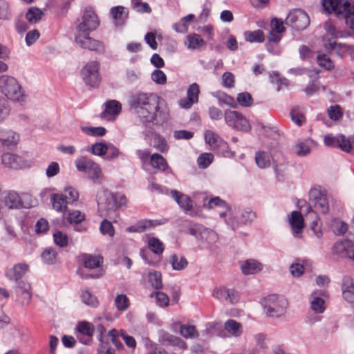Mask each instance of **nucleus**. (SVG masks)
<instances>
[{
  "mask_svg": "<svg viewBox=\"0 0 354 354\" xmlns=\"http://www.w3.org/2000/svg\"><path fill=\"white\" fill-rule=\"evenodd\" d=\"M100 230L103 234H108L110 236H113L115 230L111 222L106 219H104L100 225Z\"/></svg>",
  "mask_w": 354,
  "mask_h": 354,
  "instance_id": "obj_59",
  "label": "nucleus"
},
{
  "mask_svg": "<svg viewBox=\"0 0 354 354\" xmlns=\"http://www.w3.org/2000/svg\"><path fill=\"white\" fill-rule=\"evenodd\" d=\"M150 165L154 169L161 170L166 173H171V169L169 167L165 158L158 153H153L150 156Z\"/></svg>",
  "mask_w": 354,
  "mask_h": 354,
  "instance_id": "obj_24",
  "label": "nucleus"
},
{
  "mask_svg": "<svg viewBox=\"0 0 354 354\" xmlns=\"http://www.w3.org/2000/svg\"><path fill=\"white\" fill-rule=\"evenodd\" d=\"M88 173L93 183H100L102 182L103 174L98 164L95 163V166H93Z\"/></svg>",
  "mask_w": 354,
  "mask_h": 354,
  "instance_id": "obj_52",
  "label": "nucleus"
},
{
  "mask_svg": "<svg viewBox=\"0 0 354 354\" xmlns=\"http://www.w3.org/2000/svg\"><path fill=\"white\" fill-rule=\"evenodd\" d=\"M325 48L330 52L335 51L337 54L339 55L342 53L350 50V46L342 43L336 41H325L324 44Z\"/></svg>",
  "mask_w": 354,
  "mask_h": 354,
  "instance_id": "obj_35",
  "label": "nucleus"
},
{
  "mask_svg": "<svg viewBox=\"0 0 354 354\" xmlns=\"http://www.w3.org/2000/svg\"><path fill=\"white\" fill-rule=\"evenodd\" d=\"M82 130L86 134L91 136H104L106 133V129L102 127H84L82 128Z\"/></svg>",
  "mask_w": 354,
  "mask_h": 354,
  "instance_id": "obj_47",
  "label": "nucleus"
},
{
  "mask_svg": "<svg viewBox=\"0 0 354 354\" xmlns=\"http://www.w3.org/2000/svg\"><path fill=\"white\" fill-rule=\"evenodd\" d=\"M64 196L61 194H53L50 196V202L53 207L58 212H65L67 209V205L69 204L67 202Z\"/></svg>",
  "mask_w": 354,
  "mask_h": 354,
  "instance_id": "obj_27",
  "label": "nucleus"
},
{
  "mask_svg": "<svg viewBox=\"0 0 354 354\" xmlns=\"http://www.w3.org/2000/svg\"><path fill=\"white\" fill-rule=\"evenodd\" d=\"M186 45L189 49L196 50L204 48L206 42L201 38V35L192 33L187 36Z\"/></svg>",
  "mask_w": 354,
  "mask_h": 354,
  "instance_id": "obj_30",
  "label": "nucleus"
},
{
  "mask_svg": "<svg viewBox=\"0 0 354 354\" xmlns=\"http://www.w3.org/2000/svg\"><path fill=\"white\" fill-rule=\"evenodd\" d=\"M236 103L244 107H250L253 103L252 95L248 92H243L238 94Z\"/></svg>",
  "mask_w": 354,
  "mask_h": 354,
  "instance_id": "obj_49",
  "label": "nucleus"
},
{
  "mask_svg": "<svg viewBox=\"0 0 354 354\" xmlns=\"http://www.w3.org/2000/svg\"><path fill=\"white\" fill-rule=\"evenodd\" d=\"M343 298L354 307V283L351 277L345 276L342 284Z\"/></svg>",
  "mask_w": 354,
  "mask_h": 354,
  "instance_id": "obj_20",
  "label": "nucleus"
},
{
  "mask_svg": "<svg viewBox=\"0 0 354 354\" xmlns=\"http://www.w3.org/2000/svg\"><path fill=\"white\" fill-rule=\"evenodd\" d=\"M271 82H274L277 85V91H280L283 88H286L289 85L288 80L283 77H281L279 73H274L272 75H270Z\"/></svg>",
  "mask_w": 354,
  "mask_h": 354,
  "instance_id": "obj_50",
  "label": "nucleus"
},
{
  "mask_svg": "<svg viewBox=\"0 0 354 354\" xmlns=\"http://www.w3.org/2000/svg\"><path fill=\"white\" fill-rule=\"evenodd\" d=\"M213 160L214 156L212 153H203L198 156L197 163L200 168L205 169L212 162Z\"/></svg>",
  "mask_w": 354,
  "mask_h": 354,
  "instance_id": "obj_48",
  "label": "nucleus"
},
{
  "mask_svg": "<svg viewBox=\"0 0 354 354\" xmlns=\"http://www.w3.org/2000/svg\"><path fill=\"white\" fill-rule=\"evenodd\" d=\"M98 17L91 8H86L79 23L77 24L75 34V41L82 48L95 51L99 53L104 52V44L89 36L90 32L95 30L99 26Z\"/></svg>",
  "mask_w": 354,
  "mask_h": 354,
  "instance_id": "obj_2",
  "label": "nucleus"
},
{
  "mask_svg": "<svg viewBox=\"0 0 354 354\" xmlns=\"http://www.w3.org/2000/svg\"><path fill=\"white\" fill-rule=\"evenodd\" d=\"M255 161L259 168L264 169L270 165V156L263 151H259L255 155Z\"/></svg>",
  "mask_w": 354,
  "mask_h": 354,
  "instance_id": "obj_37",
  "label": "nucleus"
},
{
  "mask_svg": "<svg viewBox=\"0 0 354 354\" xmlns=\"http://www.w3.org/2000/svg\"><path fill=\"white\" fill-rule=\"evenodd\" d=\"M149 282L154 289H160L162 287L161 273L158 271L150 272L149 274Z\"/></svg>",
  "mask_w": 354,
  "mask_h": 354,
  "instance_id": "obj_43",
  "label": "nucleus"
},
{
  "mask_svg": "<svg viewBox=\"0 0 354 354\" xmlns=\"http://www.w3.org/2000/svg\"><path fill=\"white\" fill-rule=\"evenodd\" d=\"M289 223L295 236H298L299 234H301L304 228V219L299 212L293 211L291 212Z\"/></svg>",
  "mask_w": 354,
  "mask_h": 354,
  "instance_id": "obj_23",
  "label": "nucleus"
},
{
  "mask_svg": "<svg viewBox=\"0 0 354 354\" xmlns=\"http://www.w3.org/2000/svg\"><path fill=\"white\" fill-rule=\"evenodd\" d=\"M147 245L148 249L158 259H153L147 249H141L140 255L146 263L152 266H157L160 261V257L165 250V244L157 237H148Z\"/></svg>",
  "mask_w": 354,
  "mask_h": 354,
  "instance_id": "obj_6",
  "label": "nucleus"
},
{
  "mask_svg": "<svg viewBox=\"0 0 354 354\" xmlns=\"http://www.w3.org/2000/svg\"><path fill=\"white\" fill-rule=\"evenodd\" d=\"M123 6H115L111 9V15L116 26H122L127 19L128 12Z\"/></svg>",
  "mask_w": 354,
  "mask_h": 354,
  "instance_id": "obj_26",
  "label": "nucleus"
},
{
  "mask_svg": "<svg viewBox=\"0 0 354 354\" xmlns=\"http://www.w3.org/2000/svg\"><path fill=\"white\" fill-rule=\"evenodd\" d=\"M61 194L65 196H64L66 199H67V202L69 204H73L76 202L79 198V193L78 192L72 187H66L64 189L63 193H60Z\"/></svg>",
  "mask_w": 354,
  "mask_h": 354,
  "instance_id": "obj_44",
  "label": "nucleus"
},
{
  "mask_svg": "<svg viewBox=\"0 0 354 354\" xmlns=\"http://www.w3.org/2000/svg\"><path fill=\"white\" fill-rule=\"evenodd\" d=\"M42 16V11L36 8H30L26 15L27 20L31 24H35L38 22L39 20H41Z\"/></svg>",
  "mask_w": 354,
  "mask_h": 354,
  "instance_id": "obj_42",
  "label": "nucleus"
},
{
  "mask_svg": "<svg viewBox=\"0 0 354 354\" xmlns=\"http://www.w3.org/2000/svg\"><path fill=\"white\" fill-rule=\"evenodd\" d=\"M264 310L269 317H278L284 311V301L276 295L268 296L264 301Z\"/></svg>",
  "mask_w": 354,
  "mask_h": 354,
  "instance_id": "obj_12",
  "label": "nucleus"
},
{
  "mask_svg": "<svg viewBox=\"0 0 354 354\" xmlns=\"http://www.w3.org/2000/svg\"><path fill=\"white\" fill-rule=\"evenodd\" d=\"M108 335L111 337V342L113 344L118 348V349H123L124 346L122 344V342L118 339V337L120 336V330H118L115 328L111 329L109 331Z\"/></svg>",
  "mask_w": 354,
  "mask_h": 354,
  "instance_id": "obj_61",
  "label": "nucleus"
},
{
  "mask_svg": "<svg viewBox=\"0 0 354 354\" xmlns=\"http://www.w3.org/2000/svg\"><path fill=\"white\" fill-rule=\"evenodd\" d=\"M256 218V213L250 208L245 209L241 216V221L244 223H250Z\"/></svg>",
  "mask_w": 354,
  "mask_h": 354,
  "instance_id": "obj_63",
  "label": "nucleus"
},
{
  "mask_svg": "<svg viewBox=\"0 0 354 354\" xmlns=\"http://www.w3.org/2000/svg\"><path fill=\"white\" fill-rule=\"evenodd\" d=\"M28 265L26 263H17L6 273V276L10 279L18 281L28 271Z\"/></svg>",
  "mask_w": 354,
  "mask_h": 354,
  "instance_id": "obj_28",
  "label": "nucleus"
},
{
  "mask_svg": "<svg viewBox=\"0 0 354 354\" xmlns=\"http://www.w3.org/2000/svg\"><path fill=\"white\" fill-rule=\"evenodd\" d=\"M0 91L8 99L16 102H24L26 95L17 80L9 75L0 76Z\"/></svg>",
  "mask_w": 354,
  "mask_h": 354,
  "instance_id": "obj_4",
  "label": "nucleus"
},
{
  "mask_svg": "<svg viewBox=\"0 0 354 354\" xmlns=\"http://www.w3.org/2000/svg\"><path fill=\"white\" fill-rule=\"evenodd\" d=\"M195 18V15L189 14L181 19L178 23L173 25V28L178 32H186L188 30V23Z\"/></svg>",
  "mask_w": 354,
  "mask_h": 354,
  "instance_id": "obj_39",
  "label": "nucleus"
},
{
  "mask_svg": "<svg viewBox=\"0 0 354 354\" xmlns=\"http://www.w3.org/2000/svg\"><path fill=\"white\" fill-rule=\"evenodd\" d=\"M95 162L92 159L85 156H82L75 161V165L79 171L88 172L95 166Z\"/></svg>",
  "mask_w": 354,
  "mask_h": 354,
  "instance_id": "obj_33",
  "label": "nucleus"
},
{
  "mask_svg": "<svg viewBox=\"0 0 354 354\" xmlns=\"http://www.w3.org/2000/svg\"><path fill=\"white\" fill-rule=\"evenodd\" d=\"M80 75L85 84L91 87L98 86L101 81L97 68H82Z\"/></svg>",
  "mask_w": 354,
  "mask_h": 354,
  "instance_id": "obj_14",
  "label": "nucleus"
},
{
  "mask_svg": "<svg viewBox=\"0 0 354 354\" xmlns=\"http://www.w3.org/2000/svg\"><path fill=\"white\" fill-rule=\"evenodd\" d=\"M313 205L314 208L316 209V211L322 214L327 213L329 209V206L326 195L324 197H321V198H319V201L315 202V204Z\"/></svg>",
  "mask_w": 354,
  "mask_h": 354,
  "instance_id": "obj_58",
  "label": "nucleus"
},
{
  "mask_svg": "<svg viewBox=\"0 0 354 354\" xmlns=\"http://www.w3.org/2000/svg\"><path fill=\"white\" fill-rule=\"evenodd\" d=\"M322 6L328 13L337 16L344 15L346 24L350 28L351 37H354V6L347 0H324Z\"/></svg>",
  "mask_w": 354,
  "mask_h": 354,
  "instance_id": "obj_3",
  "label": "nucleus"
},
{
  "mask_svg": "<svg viewBox=\"0 0 354 354\" xmlns=\"http://www.w3.org/2000/svg\"><path fill=\"white\" fill-rule=\"evenodd\" d=\"M199 93L198 85L196 83L191 84L187 89V97L180 100V106L186 109H190L194 103L198 102Z\"/></svg>",
  "mask_w": 354,
  "mask_h": 354,
  "instance_id": "obj_15",
  "label": "nucleus"
},
{
  "mask_svg": "<svg viewBox=\"0 0 354 354\" xmlns=\"http://www.w3.org/2000/svg\"><path fill=\"white\" fill-rule=\"evenodd\" d=\"M244 35L245 40L249 42H262L264 41V34L261 30L247 31Z\"/></svg>",
  "mask_w": 354,
  "mask_h": 354,
  "instance_id": "obj_41",
  "label": "nucleus"
},
{
  "mask_svg": "<svg viewBox=\"0 0 354 354\" xmlns=\"http://www.w3.org/2000/svg\"><path fill=\"white\" fill-rule=\"evenodd\" d=\"M82 301L86 305L91 307H96L98 305V301L94 295L89 291L84 290L81 295Z\"/></svg>",
  "mask_w": 354,
  "mask_h": 354,
  "instance_id": "obj_51",
  "label": "nucleus"
},
{
  "mask_svg": "<svg viewBox=\"0 0 354 354\" xmlns=\"http://www.w3.org/2000/svg\"><path fill=\"white\" fill-rule=\"evenodd\" d=\"M115 199L108 191L99 192L97 196V209L101 217L113 218L116 215Z\"/></svg>",
  "mask_w": 354,
  "mask_h": 354,
  "instance_id": "obj_7",
  "label": "nucleus"
},
{
  "mask_svg": "<svg viewBox=\"0 0 354 354\" xmlns=\"http://www.w3.org/2000/svg\"><path fill=\"white\" fill-rule=\"evenodd\" d=\"M152 136L153 147L162 153L167 151L169 147L165 138L157 133H153Z\"/></svg>",
  "mask_w": 354,
  "mask_h": 354,
  "instance_id": "obj_40",
  "label": "nucleus"
},
{
  "mask_svg": "<svg viewBox=\"0 0 354 354\" xmlns=\"http://www.w3.org/2000/svg\"><path fill=\"white\" fill-rule=\"evenodd\" d=\"M224 118L226 124L236 130L247 131L250 129L248 120L238 111L227 110L225 112Z\"/></svg>",
  "mask_w": 354,
  "mask_h": 354,
  "instance_id": "obj_10",
  "label": "nucleus"
},
{
  "mask_svg": "<svg viewBox=\"0 0 354 354\" xmlns=\"http://www.w3.org/2000/svg\"><path fill=\"white\" fill-rule=\"evenodd\" d=\"M151 79L153 82L158 84H165L167 82L166 75L158 68L155 70L151 74Z\"/></svg>",
  "mask_w": 354,
  "mask_h": 354,
  "instance_id": "obj_62",
  "label": "nucleus"
},
{
  "mask_svg": "<svg viewBox=\"0 0 354 354\" xmlns=\"http://www.w3.org/2000/svg\"><path fill=\"white\" fill-rule=\"evenodd\" d=\"M327 112L329 118L334 121L340 120L343 116L342 109L339 105L330 106Z\"/></svg>",
  "mask_w": 354,
  "mask_h": 354,
  "instance_id": "obj_57",
  "label": "nucleus"
},
{
  "mask_svg": "<svg viewBox=\"0 0 354 354\" xmlns=\"http://www.w3.org/2000/svg\"><path fill=\"white\" fill-rule=\"evenodd\" d=\"M108 144L102 142H97L92 145L91 147V152L95 156H102L106 154Z\"/></svg>",
  "mask_w": 354,
  "mask_h": 354,
  "instance_id": "obj_56",
  "label": "nucleus"
},
{
  "mask_svg": "<svg viewBox=\"0 0 354 354\" xmlns=\"http://www.w3.org/2000/svg\"><path fill=\"white\" fill-rule=\"evenodd\" d=\"M57 253L55 249L47 248L41 254V258L46 264H53L57 259Z\"/></svg>",
  "mask_w": 354,
  "mask_h": 354,
  "instance_id": "obj_46",
  "label": "nucleus"
},
{
  "mask_svg": "<svg viewBox=\"0 0 354 354\" xmlns=\"http://www.w3.org/2000/svg\"><path fill=\"white\" fill-rule=\"evenodd\" d=\"M122 111V104L115 100H109L105 103V109L100 114L103 119L111 120L118 115Z\"/></svg>",
  "mask_w": 354,
  "mask_h": 354,
  "instance_id": "obj_19",
  "label": "nucleus"
},
{
  "mask_svg": "<svg viewBox=\"0 0 354 354\" xmlns=\"http://www.w3.org/2000/svg\"><path fill=\"white\" fill-rule=\"evenodd\" d=\"M322 72L320 69L304 68L302 69L301 74H306L308 76L312 83L308 84L307 87L305 88V92L307 96H310L313 93L317 91L318 87L313 82L317 80L319 77V74Z\"/></svg>",
  "mask_w": 354,
  "mask_h": 354,
  "instance_id": "obj_16",
  "label": "nucleus"
},
{
  "mask_svg": "<svg viewBox=\"0 0 354 354\" xmlns=\"http://www.w3.org/2000/svg\"><path fill=\"white\" fill-rule=\"evenodd\" d=\"M333 253L339 257L351 259L354 255V243L348 240L337 242L333 248Z\"/></svg>",
  "mask_w": 354,
  "mask_h": 354,
  "instance_id": "obj_13",
  "label": "nucleus"
},
{
  "mask_svg": "<svg viewBox=\"0 0 354 354\" xmlns=\"http://www.w3.org/2000/svg\"><path fill=\"white\" fill-rule=\"evenodd\" d=\"M1 162L6 167L14 169H21L24 165V161L21 156L10 153H4L2 155Z\"/></svg>",
  "mask_w": 354,
  "mask_h": 354,
  "instance_id": "obj_21",
  "label": "nucleus"
},
{
  "mask_svg": "<svg viewBox=\"0 0 354 354\" xmlns=\"http://www.w3.org/2000/svg\"><path fill=\"white\" fill-rule=\"evenodd\" d=\"M82 260L84 267L89 269L100 268L103 263V258L100 255L84 254Z\"/></svg>",
  "mask_w": 354,
  "mask_h": 354,
  "instance_id": "obj_31",
  "label": "nucleus"
},
{
  "mask_svg": "<svg viewBox=\"0 0 354 354\" xmlns=\"http://www.w3.org/2000/svg\"><path fill=\"white\" fill-rule=\"evenodd\" d=\"M285 24L297 30H303L308 26L310 19L306 12L301 9H295L289 12Z\"/></svg>",
  "mask_w": 354,
  "mask_h": 354,
  "instance_id": "obj_9",
  "label": "nucleus"
},
{
  "mask_svg": "<svg viewBox=\"0 0 354 354\" xmlns=\"http://www.w3.org/2000/svg\"><path fill=\"white\" fill-rule=\"evenodd\" d=\"M326 192L324 191H322L318 188H312L309 192V201H310L312 205L315 204V202L319 201L321 197L325 196Z\"/></svg>",
  "mask_w": 354,
  "mask_h": 354,
  "instance_id": "obj_60",
  "label": "nucleus"
},
{
  "mask_svg": "<svg viewBox=\"0 0 354 354\" xmlns=\"http://www.w3.org/2000/svg\"><path fill=\"white\" fill-rule=\"evenodd\" d=\"M224 328L234 337H239L243 333L242 325L234 319L227 320L224 324Z\"/></svg>",
  "mask_w": 354,
  "mask_h": 354,
  "instance_id": "obj_34",
  "label": "nucleus"
},
{
  "mask_svg": "<svg viewBox=\"0 0 354 354\" xmlns=\"http://www.w3.org/2000/svg\"><path fill=\"white\" fill-rule=\"evenodd\" d=\"M169 262L171 264L172 269L177 271L185 269L189 264L185 257L176 254H173L169 257Z\"/></svg>",
  "mask_w": 354,
  "mask_h": 354,
  "instance_id": "obj_32",
  "label": "nucleus"
},
{
  "mask_svg": "<svg viewBox=\"0 0 354 354\" xmlns=\"http://www.w3.org/2000/svg\"><path fill=\"white\" fill-rule=\"evenodd\" d=\"M53 239L55 243L61 248H65L68 245V236L61 231H57L53 234Z\"/></svg>",
  "mask_w": 354,
  "mask_h": 354,
  "instance_id": "obj_53",
  "label": "nucleus"
},
{
  "mask_svg": "<svg viewBox=\"0 0 354 354\" xmlns=\"http://www.w3.org/2000/svg\"><path fill=\"white\" fill-rule=\"evenodd\" d=\"M295 153L299 156H304L308 154L310 151L309 146L304 142H301L294 147Z\"/></svg>",
  "mask_w": 354,
  "mask_h": 354,
  "instance_id": "obj_64",
  "label": "nucleus"
},
{
  "mask_svg": "<svg viewBox=\"0 0 354 354\" xmlns=\"http://www.w3.org/2000/svg\"><path fill=\"white\" fill-rule=\"evenodd\" d=\"M19 138V135L13 131L10 130L3 133L0 138V149H11L15 148L17 145Z\"/></svg>",
  "mask_w": 354,
  "mask_h": 354,
  "instance_id": "obj_18",
  "label": "nucleus"
},
{
  "mask_svg": "<svg viewBox=\"0 0 354 354\" xmlns=\"http://www.w3.org/2000/svg\"><path fill=\"white\" fill-rule=\"evenodd\" d=\"M94 333V325L87 321L78 322L75 328V335L77 339L85 345H89L92 343Z\"/></svg>",
  "mask_w": 354,
  "mask_h": 354,
  "instance_id": "obj_11",
  "label": "nucleus"
},
{
  "mask_svg": "<svg viewBox=\"0 0 354 354\" xmlns=\"http://www.w3.org/2000/svg\"><path fill=\"white\" fill-rule=\"evenodd\" d=\"M2 202L9 209L30 208L35 205L36 200L28 194H22L20 196L15 191L3 194Z\"/></svg>",
  "mask_w": 354,
  "mask_h": 354,
  "instance_id": "obj_5",
  "label": "nucleus"
},
{
  "mask_svg": "<svg viewBox=\"0 0 354 354\" xmlns=\"http://www.w3.org/2000/svg\"><path fill=\"white\" fill-rule=\"evenodd\" d=\"M131 302L129 297L124 294L118 295L114 299V305L118 310L124 312L130 306Z\"/></svg>",
  "mask_w": 354,
  "mask_h": 354,
  "instance_id": "obj_38",
  "label": "nucleus"
},
{
  "mask_svg": "<svg viewBox=\"0 0 354 354\" xmlns=\"http://www.w3.org/2000/svg\"><path fill=\"white\" fill-rule=\"evenodd\" d=\"M159 342L162 345L177 346L181 349H186L187 347L185 342L165 331L160 333Z\"/></svg>",
  "mask_w": 354,
  "mask_h": 354,
  "instance_id": "obj_17",
  "label": "nucleus"
},
{
  "mask_svg": "<svg viewBox=\"0 0 354 354\" xmlns=\"http://www.w3.org/2000/svg\"><path fill=\"white\" fill-rule=\"evenodd\" d=\"M129 105L145 124H157L169 118L165 101L153 93H139L131 96Z\"/></svg>",
  "mask_w": 354,
  "mask_h": 354,
  "instance_id": "obj_1",
  "label": "nucleus"
},
{
  "mask_svg": "<svg viewBox=\"0 0 354 354\" xmlns=\"http://www.w3.org/2000/svg\"><path fill=\"white\" fill-rule=\"evenodd\" d=\"M316 60L319 66H334V62L328 54L318 53Z\"/></svg>",
  "mask_w": 354,
  "mask_h": 354,
  "instance_id": "obj_54",
  "label": "nucleus"
},
{
  "mask_svg": "<svg viewBox=\"0 0 354 354\" xmlns=\"http://www.w3.org/2000/svg\"><path fill=\"white\" fill-rule=\"evenodd\" d=\"M312 300L310 301L311 309L316 313H322L326 309L325 301L324 299L317 296L315 292L311 295Z\"/></svg>",
  "mask_w": 354,
  "mask_h": 354,
  "instance_id": "obj_36",
  "label": "nucleus"
},
{
  "mask_svg": "<svg viewBox=\"0 0 354 354\" xmlns=\"http://www.w3.org/2000/svg\"><path fill=\"white\" fill-rule=\"evenodd\" d=\"M180 333L185 338H196L198 337V333L194 326L181 325Z\"/></svg>",
  "mask_w": 354,
  "mask_h": 354,
  "instance_id": "obj_45",
  "label": "nucleus"
},
{
  "mask_svg": "<svg viewBox=\"0 0 354 354\" xmlns=\"http://www.w3.org/2000/svg\"><path fill=\"white\" fill-rule=\"evenodd\" d=\"M85 219L84 213L79 210H74L68 213L67 220L70 223L78 224Z\"/></svg>",
  "mask_w": 354,
  "mask_h": 354,
  "instance_id": "obj_55",
  "label": "nucleus"
},
{
  "mask_svg": "<svg viewBox=\"0 0 354 354\" xmlns=\"http://www.w3.org/2000/svg\"><path fill=\"white\" fill-rule=\"evenodd\" d=\"M205 140L217 154L229 158L234 156L235 153L230 148L228 143L212 131L207 130L205 131Z\"/></svg>",
  "mask_w": 354,
  "mask_h": 354,
  "instance_id": "obj_8",
  "label": "nucleus"
},
{
  "mask_svg": "<svg viewBox=\"0 0 354 354\" xmlns=\"http://www.w3.org/2000/svg\"><path fill=\"white\" fill-rule=\"evenodd\" d=\"M262 264L254 259H249L241 265L242 272L245 274H253L262 270Z\"/></svg>",
  "mask_w": 354,
  "mask_h": 354,
  "instance_id": "obj_29",
  "label": "nucleus"
},
{
  "mask_svg": "<svg viewBox=\"0 0 354 354\" xmlns=\"http://www.w3.org/2000/svg\"><path fill=\"white\" fill-rule=\"evenodd\" d=\"M158 225H160V223L156 220L142 219L135 225L128 227L127 231L133 233H142Z\"/></svg>",
  "mask_w": 354,
  "mask_h": 354,
  "instance_id": "obj_22",
  "label": "nucleus"
},
{
  "mask_svg": "<svg viewBox=\"0 0 354 354\" xmlns=\"http://www.w3.org/2000/svg\"><path fill=\"white\" fill-rule=\"evenodd\" d=\"M171 194L179 206L185 211L187 212L192 209V201L189 196L177 190H171Z\"/></svg>",
  "mask_w": 354,
  "mask_h": 354,
  "instance_id": "obj_25",
  "label": "nucleus"
}]
</instances>
